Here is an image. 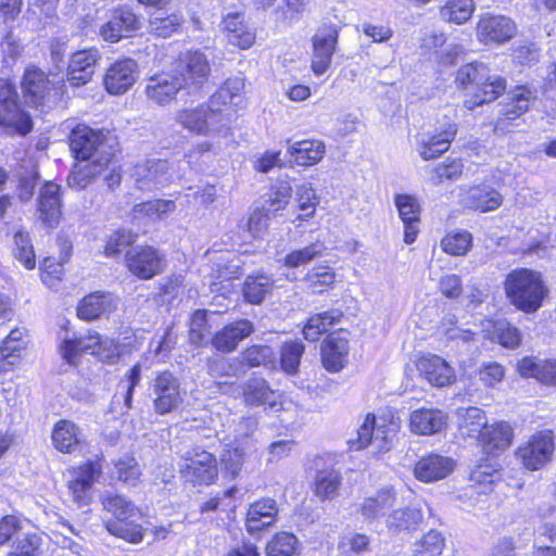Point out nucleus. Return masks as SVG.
<instances>
[{"mask_svg":"<svg viewBox=\"0 0 556 556\" xmlns=\"http://www.w3.org/2000/svg\"><path fill=\"white\" fill-rule=\"evenodd\" d=\"M504 288L510 303L527 314L535 313L548 293L541 273L529 268L510 271L506 276Z\"/></svg>","mask_w":556,"mask_h":556,"instance_id":"1","label":"nucleus"},{"mask_svg":"<svg viewBox=\"0 0 556 556\" xmlns=\"http://www.w3.org/2000/svg\"><path fill=\"white\" fill-rule=\"evenodd\" d=\"M456 81L463 88L471 86V97L465 101L469 110L496 100L506 89L505 78L490 73L486 65L478 62L463 65L457 71Z\"/></svg>","mask_w":556,"mask_h":556,"instance_id":"2","label":"nucleus"},{"mask_svg":"<svg viewBox=\"0 0 556 556\" xmlns=\"http://www.w3.org/2000/svg\"><path fill=\"white\" fill-rule=\"evenodd\" d=\"M105 510L113 515L106 520V530L130 543H139L143 539V529L138 523L140 513L138 508L122 495H106L102 500Z\"/></svg>","mask_w":556,"mask_h":556,"instance_id":"3","label":"nucleus"},{"mask_svg":"<svg viewBox=\"0 0 556 556\" xmlns=\"http://www.w3.org/2000/svg\"><path fill=\"white\" fill-rule=\"evenodd\" d=\"M175 121L185 129L197 135L217 132L225 135L231 124L230 114L222 108H216L208 102L197 108H188L177 111Z\"/></svg>","mask_w":556,"mask_h":556,"instance_id":"4","label":"nucleus"},{"mask_svg":"<svg viewBox=\"0 0 556 556\" xmlns=\"http://www.w3.org/2000/svg\"><path fill=\"white\" fill-rule=\"evenodd\" d=\"M70 147L77 160L94 161L100 165H109L115 155L105 135L86 125H78L72 130Z\"/></svg>","mask_w":556,"mask_h":556,"instance_id":"5","label":"nucleus"},{"mask_svg":"<svg viewBox=\"0 0 556 556\" xmlns=\"http://www.w3.org/2000/svg\"><path fill=\"white\" fill-rule=\"evenodd\" d=\"M181 477L193 485H210L218 475L215 456L200 446H193L181 455Z\"/></svg>","mask_w":556,"mask_h":556,"instance_id":"6","label":"nucleus"},{"mask_svg":"<svg viewBox=\"0 0 556 556\" xmlns=\"http://www.w3.org/2000/svg\"><path fill=\"white\" fill-rule=\"evenodd\" d=\"M60 350L68 364H75L81 353L94 355L103 363H114L119 357V349L114 341L101 339L98 333L64 340Z\"/></svg>","mask_w":556,"mask_h":556,"instance_id":"7","label":"nucleus"},{"mask_svg":"<svg viewBox=\"0 0 556 556\" xmlns=\"http://www.w3.org/2000/svg\"><path fill=\"white\" fill-rule=\"evenodd\" d=\"M15 87L7 79H0V125L14 129L20 135L28 134L33 122L21 109Z\"/></svg>","mask_w":556,"mask_h":556,"instance_id":"8","label":"nucleus"},{"mask_svg":"<svg viewBox=\"0 0 556 556\" xmlns=\"http://www.w3.org/2000/svg\"><path fill=\"white\" fill-rule=\"evenodd\" d=\"M150 392L153 408L157 415H166L176 410L182 403L180 382L168 370L160 371L151 381Z\"/></svg>","mask_w":556,"mask_h":556,"instance_id":"9","label":"nucleus"},{"mask_svg":"<svg viewBox=\"0 0 556 556\" xmlns=\"http://www.w3.org/2000/svg\"><path fill=\"white\" fill-rule=\"evenodd\" d=\"M339 30L336 25L320 26L312 38L311 68L316 76L325 74L337 50Z\"/></svg>","mask_w":556,"mask_h":556,"instance_id":"10","label":"nucleus"},{"mask_svg":"<svg viewBox=\"0 0 556 556\" xmlns=\"http://www.w3.org/2000/svg\"><path fill=\"white\" fill-rule=\"evenodd\" d=\"M128 270L140 279H151L161 274L165 255L153 247H135L125 254Z\"/></svg>","mask_w":556,"mask_h":556,"instance_id":"11","label":"nucleus"},{"mask_svg":"<svg viewBox=\"0 0 556 556\" xmlns=\"http://www.w3.org/2000/svg\"><path fill=\"white\" fill-rule=\"evenodd\" d=\"M136 186L143 191H153L170 184L175 178L172 165L165 160H148L135 166Z\"/></svg>","mask_w":556,"mask_h":556,"instance_id":"12","label":"nucleus"},{"mask_svg":"<svg viewBox=\"0 0 556 556\" xmlns=\"http://www.w3.org/2000/svg\"><path fill=\"white\" fill-rule=\"evenodd\" d=\"M517 33L515 22L504 15L483 14L476 26L477 39L483 45H502Z\"/></svg>","mask_w":556,"mask_h":556,"instance_id":"13","label":"nucleus"},{"mask_svg":"<svg viewBox=\"0 0 556 556\" xmlns=\"http://www.w3.org/2000/svg\"><path fill=\"white\" fill-rule=\"evenodd\" d=\"M553 452V435L546 430L533 435L526 445L519 447L517 455L526 468L538 470L551 459Z\"/></svg>","mask_w":556,"mask_h":556,"instance_id":"14","label":"nucleus"},{"mask_svg":"<svg viewBox=\"0 0 556 556\" xmlns=\"http://www.w3.org/2000/svg\"><path fill=\"white\" fill-rule=\"evenodd\" d=\"M140 27L139 16L131 9L119 7L113 10L110 20L101 27L100 34L104 40L117 42L122 38L130 37Z\"/></svg>","mask_w":556,"mask_h":556,"instance_id":"15","label":"nucleus"},{"mask_svg":"<svg viewBox=\"0 0 556 556\" xmlns=\"http://www.w3.org/2000/svg\"><path fill=\"white\" fill-rule=\"evenodd\" d=\"M179 72L176 73L184 79L186 88H201L207 80L211 66L204 52L199 50L187 52L179 62Z\"/></svg>","mask_w":556,"mask_h":556,"instance_id":"16","label":"nucleus"},{"mask_svg":"<svg viewBox=\"0 0 556 556\" xmlns=\"http://www.w3.org/2000/svg\"><path fill=\"white\" fill-rule=\"evenodd\" d=\"M139 75L138 64L132 59L118 60L104 75L105 89L111 94H123L135 84Z\"/></svg>","mask_w":556,"mask_h":556,"instance_id":"17","label":"nucleus"},{"mask_svg":"<svg viewBox=\"0 0 556 556\" xmlns=\"http://www.w3.org/2000/svg\"><path fill=\"white\" fill-rule=\"evenodd\" d=\"M184 88V79L176 73L164 72L150 77L146 85V94L152 102L164 105L175 100Z\"/></svg>","mask_w":556,"mask_h":556,"instance_id":"18","label":"nucleus"},{"mask_svg":"<svg viewBox=\"0 0 556 556\" xmlns=\"http://www.w3.org/2000/svg\"><path fill=\"white\" fill-rule=\"evenodd\" d=\"M349 339L345 331L329 334L321 343L323 366L331 372H338L348 363Z\"/></svg>","mask_w":556,"mask_h":556,"instance_id":"19","label":"nucleus"},{"mask_svg":"<svg viewBox=\"0 0 556 556\" xmlns=\"http://www.w3.org/2000/svg\"><path fill=\"white\" fill-rule=\"evenodd\" d=\"M100 59L97 49H87L72 54L67 66V81L74 87H80L89 83L94 74Z\"/></svg>","mask_w":556,"mask_h":556,"instance_id":"20","label":"nucleus"},{"mask_svg":"<svg viewBox=\"0 0 556 556\" xmlns=\"http://www.w3.org/2000/svg\"><path fill=\"white\" fill-rule=\"evenodd\" d=\"M454 466L453 458L429 453L417 460L414 475L419 481L430 483L446 478L454 470Z\"/></svg>","mask_w":556,"mask_h":556,"instance_id":"21","label":"nucleus"},{"mask_svg":"<svg viewBox=\"0 0 556 556\" xmlns=\"http://www.w3.org/2000/svg\"><path fill=\"white\" fill-rule=\"evenodd\" d=\"M457 134V125L448 122L433 134L422 135L419 154L424 160H432L446 152Z\"/></svg>","mask_w":556,"mask_h":556,"instance_id":"22","label":"nucleus"},{"mask_svg":"<svg viewBox=\"0 0 556 556\" xmlns=\"http://www.w3.org/2000/svg\"><path fill=\"white\" fill-rule=\"evenodd\" d=\"M447 416L441 409L421 407L409 415V430L417 435H432L446 428Z\"/></svg>","mask_w":556,"mask_h":556,"instance_id":"23","label":"nucleus"},{"mask_svg":"<svg viewBox=\"0 0 556 556\" xmlns=\"http://www.w3.org/2000/svg\"><path fill=\"white\" fill-rule=\"evenodd\" d=\"M417 367L420 375L434 387H445L455 380L454 369L438 355L422 356Z\"/></svg>","mask_w":556,"mask_h":556,"instance_id":"24","label":"nucleus"},{"mask_svg":"<svg viewBox=\"0 0 556 556\" xmlns=\"http://www.w3.org/2000/svg\"><path fill=\"white\" fill-rule=\"evenodd\" d=\"M61 186L52 181L46 182L39 190L38 212L41 220L50 228H54L61 217Z\"/></svg>","mask_w":556,"mask_h":556,"instance_id":"25","label":"nucleus"},{"mask_svg":"<svg viewBox=\"0 0 556 556\" xmlns=\"http://www.w3.org/2000/svg\"><path fill=\"white\" fill-rule=\"evenodd\" d=\"M254 330L253 324L248 319H239L226 325L212 338L213 346L224 353L233 351L238 343L248 338Z\"/></svg>","mask_w":556,"mask_h":556,"instance_id":"26","label":"nucleus"},{"mask_svg":"<svg viewBox=\"0 0 556 556\" xmlns=\"http://www.w3.org/2000/svg\"><path fill=\"white\" fill-rule=\"evenodd\" d=\"M22 89L25 102L38 106L42 104L50 90V80L45 72L37 67H29L25 71Z\"/></svg>","mask_w":556,"mask_h":556,"instance_id":"27","label":"nucleus"},{"mask_svg":"<svg viewBox=\"0 0 556 556\" xmlns=\"http://www.w3.org/2000/svg\"><path fill=\"white\" fill-rule=\"evenodd\" d=\"M277 503L273 498H262L250 505L245 527L248 532L255 533L276 522Z\"/></svg>","mask_w":556,"mask_h":556,"instance_id":"28","label":"nucleus"},{"mask_svg":"<svg viewBox=\"0 0 556 556\" xmlns=\"http://www.w3.org/2000/svg\"><path fill=\"white\" fill-rule=\"evenodd\" d=\"M395 205L399 215L404 223V241L407 244L413 243L419 232L420 205L418 201L409 194H399L395 197Z\"/></svg>","mask_w":556,"mask_h":556,"instance_id":"29","label":"nucleus"},{"mask_svg":"<svg viewBox=\"0 0 556 556\" xmlns=\"http://www.w3.org/2000/svg\"><path fill=\"white\" fill-rule=\"evenodd\" d=\"M288 154L293 162L303 167L319 163L326 152L325 143L320 140L287 141Z\"/></svg>","mask_w":556,"mask_h":556,"instance_id":"30","label":"nucleus"},{"mask_svg":"<svg viewBox=\"0 0 556 556\" xmlns=\"http://www.w3.org/2000/svg\"><path fill=\"white\" fill-rule=\"evenodd\" d=\"M52 442L55 448L62 453H74L84 442L80 429L70 420H60L52 432Z\"/></svg>","mask_w":556,"mask_h":556,"instance_id":"31","label":"nucleus"},{"mask_svg":"<svg viewBox=\"0 0 556 556\" xmlns=\"http://www.w3.org/2000/svg\"><path fill=\"white\" fill-rule=\"evenodd\" d=\"M223 24L230 45L240 49H248L254 43L255 34L248 28L241 13H228L224 17Z\"/></svg>","mask_w":556,"mask_h":556,"instance_id":"32","label":"nucleus"},{"mask_svg":"<svg viewBox=\"0 0 556 556\" xmlns=\"http://www.w3.org/2000/svg\"><path fill=\"white\" fill-rule=\"evenodd\" d=\"M115 300L112 293H90L80 301L77 307V315L85 320L97 319L111 311Z\"/></svg>","mask_w":556,"mask_h":556,"instance_id":"33","label":"nucleus"},{"mask_svg":"<svg viewBox=\"0 0 556 556\" xmlns=\"http://www.w3.org/2000/svg\"><path fill=\"white\" fill-rule=\"evenodd\" d=\"M464 203L480 212H489L498 208L503 203L502 194L489 186L472 187L464 198Z\"/></svg>","mask_w":556,"mask_h":556,"instance_id":"34","label":"nucleus"},{"mask_svg":"<svg viewBox=\"0 0 556 556\" xmlns=\"http://www.w3.org/2000/svg\"><path fill=\"white\" fill-rule=\"evenodd\" d=\"M395 504V494L392 488L386 486L372 496L365 498L361 511L365 519L374 520L386 515Z\"/></svg>","mask_w":556,"mask_h":556,"instance_id":"35","label":"nucleus"},{"mask_svg":"<svg viewBox=\"0 0 556 556\" xmlns=\"http://www.w3.org/2000/svg\"><path fill=\"white\" fill-rule=\"evenodd\" d=\"M243 399L245 404L251 406H274L276 393L264 378L252 377L243 386Z\"/></svg>","mask_w":556,"mask_h":556,"instance_id":"36","label":"nucleus"},{"mask_svg":"<svg viewBox=\"0 0 556 556\" xmlns=\"http://www.w3.org/2000/svg\"><path fill=\"white\" fill-rule=\"evenodd\" d=\"M342 315V312L339 309H330L311 316L303 328L304 338L308 341L318 340L328 330V327L339 323Z\"/></svg>","mask_w":556,"mask_h":556,"instance_id":"37","label":"nucleus"},{"mask_svg":"<svg viewBox=\"0 0 556 556\" xmlns=\"http://www.w3.org/2000/svg\"><path fill=\"white\" fill-rule=\"evenodd\" d=\"M273 286L274 281L270 276L257 274L247 277L242 292L248 302L258 304L271 291Z\"/></svg>","mask_w":556,"mask_h":556,"instance_id":"38","label":"nucleus"},{"mask_svg":"<svg viewBox=\"0 0 556 556\" xmlns=\"http://www.w3.org/2000/svg\"><path fill=\"white\" fill-rule=\"evenodd\" d=\"M479 437H481L483 444L489 451L493 448L503 450L511 443L513 429L506 422L486 425Z\"/></svg>","mask_w":556,"mask_h":556,"instance_id":"39","label":"nucleus"},{"mask_svg":"<svg viewBox=\"0 0 556 556\" xmlns=\"http://www.w3.org/2000/svg\"><path fill=\"white\" fill-rule=\"evenodd\" d=\"M501 472L492 464H479L470 472L471 488L477 493H489L493 485L501 480Z\"/></svg>","mask_w":556,"mask_h":556,"instance_id":"40","label":"nucleus"},{"mask_svg":"<svg viewBox=\"0 0 556 556\" xmlns=\"http://www.w3.org/2000/svg\"><path fill=\"white\" fill-rule=\"evenodd\" d=\"M292 188L288 180H277L270 188L266 204L263 206L265 216L285 208L290 202Z\"/></svg>","mask_w":556,"mask_h":556,"instance_id":"41","label":"nucleus"},{"mask_svg":"<svg viewBox=\"0 0 556 556\" xmlns=\"http://www.w3.org/2000/svg\"><path fill=\"white\" fill-rule=\"evenodd\" d=\"M473 10V0H446L440 15L446 22L463 24L471 17Z\"/></svg>","mask_w":556,"mask_h":556,"instance_id":"42","label":"nucleus"},{"mask_svg":"<svg viewBox=\"0 0 556 556\" xmlns=\"http://www.w3.org/2000/svg\"><path fill=\"white\" fill-rule=\"evenodd\" d=\"M109 165H100L94 161L76 165L68 176V186L78 190L85 189Z\"/></svg>","mask_w":556,"mask_h":556,"instance_id":"43","label":"nucleus"},{"mask_svg":"<svg viewBox=\"0 0 556 556\" xmlns=\"http://www.w3.org/2000/svg\"><path fill=\"white\" fill-rule=\"evenodd\" d=\"M341 485V476L334 469H325L315 477V494L321 500L334 497Z\"/></svg>","mask_w":556,"mask_h":556,"instance_id":"44","label":"nucleus"},{"mask_svg":"<svg viewBox=\"0 0 556 556\" xmlns=\"http://www.w3.org/2000/svg\"><path fill=\"white\" fill-rule=\"evenodd\" d=\"M472 247V236L467 230H456L445 235L441 240L442 250L451 255H466Z\"/></svg>","mask_w":556,"mask_h":556,"instance_id":"45","label":"nucleus"},{"mask_svg":"<svg viewBox=\"0 0 556 556\" xmlns=\"http://www.w3.org/2000/svg\"><path fill=\"white\" fill-rule=\"evenodd\" d=\"M71 256V247L66 241L63 242L61 252V262H55L52 257H46L42 262L41 280L50 288L55 287L56 282L61 280L63 274L62 263L66 262Z\"/></svg>","mask_w":556,"mask_h":556,"instance_id":"46","label":"nucleus"},{"mask_svg":"<svg viewBox=\"0 0 556 556\" xmlns=\"http://www.w3.org/2000/svg\"><path fill=\"white\" fill-rule=\"evenodd\" d=\"M299 547L298 538L290 532H279L266 545L267 556H292Z\"/></svg>","mask_w":556,"mask_h":556,"instance_id":"47","label":"nucleus"},{"mask_svg":"<svg viewBox=\"0 0 556 556\" xmlns=\"http://www.w3.org/2000/svg\"><path fill=\"white\" fill-rule=\"evenodd\" d=\"M422 520V514L417 508L394 510L388 518V527L391 531L415 529Z\"/></svg>","mask_w":556,"mask_h":556,"instance_id":"48","label":"nucleus"},{"mask_svg":"<svg viewBox=\"0 0 556 556\" xmlns=\"http://www.w3.org/2000/svg\"><path fill=\"white\" fill-rule=\"evenodd\" d=\"M324 249V244L319 241H316L302 249L294 250L285 256L283 265L290 268L306 265L315 258L321 256Z\"/></svg>","mask_w":556,"mask_h":556,"instance_id":"49","label":"nucleus"},{"mask_svg":"<svg viewBox=\"0 0 556 556\" xmlns=\"http://www.w3.org/2000/svg\"><path fill=\"white\" fill-rule=\"evenodd\" d=\"M305 346L302 342H286L280 349V365L283 371L289 375L298 372L299 365L304 353Z\"/></svg>","mask_w":556,"mask_h":556,"instance_id":"50","label":"nucleus"},{"mask_svg":"<svg viewBox=\"0 0 556 556\" xmlns=\"http://www.w3.org/2000/svg\"><path fill=\"white\" fill-rule=\"evenodd\" d=\"M296 202L301 213L292 222L306 220L314 215L318 199L309 184H303L296 188Z\"/></svg>","mask_w":556,"mask_h":556,"instance_id":"51","label":"nucleus"},{"mask_svg":"<svg viewBox=\"0 0 556 556\" xmlns=\"http://www.w3.org/2000/svg\"><path fill=\"white\" fill-rule=\"evenodd\" d=\"M244 89V80L240 77L228 78L224 85L211 97V103L216 108L226 105L240 98Z\"/></svg>","mask_w":556,"mask_h":556,"instance_id":"52","label":"nucleus"},{"mask_svg":"<svg viewBox=\"0 0 556 556\" xmlns=\"http://www.w3.org/2000/svg\"><path fill=\"white\" fill-rule=\"evenodd\" d=\"M462 416L460 428L466 429L467 435L479 437L486 426V418L482 409L478 407H467L458 409Z\"/></svg>","mask_w":556,"mask_h":556,"instance_id":"53","label":"nucleus"},{"mask_svg":"<svg viewBox=\"0 0 556 556\" xmlns=\"http://www.w3.org/2000/svg\"><path fill=\"white\" fill-rule=\"evenodd\" d=\"M444 547V539L439 531L431 530L414 544L415 556H438Z\"/></svg>","mask_w":556,"mask_h":556,"instance_id":"54","label":"nucleus"},{"mask_svg":"<svg viewBox=\"0 0 556 556\" xmlns=\"http://www.w3.org/2000/svg\"><path fill=\"white\" fill-rule=\"evenodd\" d=\"M535 92L530 90L526 86H518L511 93V99L514 101V105L510 109H507L505 115L508 119H514L517 116L526 113L530 103L535 100Z\"/></svg>","mask_w":556,"mask_h":556,"instance_id":"55","label":"nucleus"},{"mask_svg":"<svg viewBox=\"0 0 556 556\" xmlns=\"http://www.w3.org/2000/svg\"><path fill=\"white\" fill-rule=\"evenodd\" d=\"M463 168L460 160H447L432 169L430 180L433 185H441L444 179L456 180L462 176Z\"/></svg>","mask_w":556,"mask_h":556,"instance_id":"56","label":"nucleus"},{"mask_svg":"<svg viewBox=\"0 0 556 556\" xmlns=\"http://www.w3.org/2000/svg\"><path fill=\"white\" fill-rule=\"evenodd\" d=\"M375 427L376 417L368 414L361 427L357 429L356 437L349 439L348 443L350 444V447L358 451L367 447L369 444L372 445L376 432Z\"/></svg>","mask_w":556,"mask_h":556,"instance_id":"57","label":"nucleus"},{"mask_svg":"<svg viewBox=\"0 0 556 556\" xmlns=\"http://www.w3.org/2000/svg\"><path fill=\"white\" fill-rule=\"evenodd\" d=\"M244 458L245 451L240 446H227L220 455L222 465L232 478L241 472Z\"/></svg>","mask_w":556,"mask_h":556,"instance_id":"58","label":"nucleus"},{"mask_svg":"<svg viewBox=\"0 0 556 556\" xmlns=\"http://www.w3.org/2000/svg\"><path fill=\"white\" fill-rule=\"evenodd\" d=\"M305 283L307 288L314 292L318 293L323 290L319 288L328 287L333 283L334 281V273L331 270V268L327 266H317L313 267L306 275H305Z\"/></svg>","mask_w":556,"mask_h":556,"instance_id":"59","label":"nucleus"},{"mask_svg":"<svg viewBox=\"0 0 556 556\" xmlns=\"http://www.w3.org/2000/svg\"><path fill=\"white\" fill-rule=\"evenodd\" d=\"M181 17L172 14L165 17L154 16L149 21V31L157 37H170L180 26Z\"/></svg>","mask_w":556,"mask_h":556,"instance_id":"60","label":"nucleus"},{"mask_svg":"<svg viewBox=\"0 0 556 556\" xmlns=\"http://www.w3.org/2000/svg\"><path fill=\"white\" fill-rule=\"evenodd\" d=\"M16 245L15 257L24 264L27 269H33L36 265V257L28 233L18 231L14 236Z\"/></svg>","mask_w":556,"mask_h":556,"instance_id":"61","label":"nucleus"},{"mask_svg":"<svg viewBox=\"0 0 556 556\" xmlns=\"http://www.w3.org/2000/svg\"><path fill=\"white\" fill-rule=\"evenodd\" d=\"M211 330L206 311H195L190 320V341L193 344H202L210 336Z\"/></svg>","mask_w":556,"mask_h":556,"instance_id":"62","label":"nucleus"},{"mask_svg":"<svg viewBox=\"0 0 556 556\" xmlns=\"http://www.w3.org/2000/svg\"><path fill=\"white\" fill-rule=\"evenodd\" d=\"M207 370L213 378L236 377L239 371V365L236 361L224 356H216L208 359Z\"/></svg>","mask_w":556,"mask_h":556,"instance_id":"63","label":"nucleus"},{"mask_svg":"<svg viewBox=\"0 0 556 556\" xmlns=\"http://www.w3.org/2000/svg\"><path fill=\"white\" fill-rule=\"evenodd\" d=\"M40 538L36 533H27L17 536L13 551L10 553L16 556H39Z\"/></svg>","mask_w":556,"mask_h":556,"instance_id":"64","label":"nucleus"}]
</instances>
